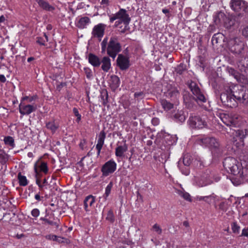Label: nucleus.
Listing matches in <instances>:
<instances>
[{
  "mask_svg": "<svg viewBox=\"0 0 248 248\" xmlns=\"http://www.w3.org/2000/svg\"><path fill=\"white\" fill-rule=\"evenodd\" d=\"M246 162H239L236 159L232 157H227L223 162L224 169L230 172L234 177L232 178V182L235 186L244 183V180H248V173L244 174Z\"/></svg>",
  "mask_w": 248,
  "mask_h": 248,
  "instance_id": "nucleus-1",
  "label": "nucleus"
},
{
  "mask_svg": "<svg viewBox=\"0 0 248 248\" xmlns=\"http://www.w3.org/2000/svg\"><path fill=\"white\" fill-rule=\"evenodd\" d=\"M108 38H105L101 43V52L104 53L106 52V49L107 54L112 58L114 59L117 54L121 51V46L117 38L112 37L110 38L108 47Z\"/></svg>",
  "mask_w": 248,
  "mask_h": 248,
  "instance_id": "nucleus-2",
  "label": "nucleus"
},
{
  "mask_svg": "<svg viewBox=\"0 0 248 248\" xmlns=\"http://www.w3.org/2000/svg\"><path fill=\"white\" fill-rule=\"evenodd\" d=\"M220 178L216 176L214 173L206 170L199 175L194 177L193 184L199 187H204L210 185L214 182H217Z\"/></svg>",
  "mask_w": 248,
  "mask_h": 248,
  "instance_id": "nucleus-3",
  "label": "nucleus"
},
{
  "mask_svg": "<svg viewBox=\"0 0 248 248\" xmlns=\"http://www.w3.org/2000/svg\"><path fill=\"white\" fill-rule=\"evenodd\" d=\"M108 15L109 18L110 23H113L115 20H116L115 23V27H118L120 24L122 23L126 26L128 25L131 20L127 11L123 8H121L115 14H108Z\"/></svg>",
  "mask_w": 248,
  "mask_h": 248,
  "instance_id": "nucleus-4",
  "label": "nucleus"
},
{
  "mask_svg": "<svg viewBox=\"0 0 248 248\" xmlns=\"http://www.w3.org/2000/svg\"><path fill=\"white\" fill-rule=\"evenodd\" d=\"M198 141L200 145L208 147L212 151L217 149L219 146L218 141L214 137H204L199 138Z\"/></svg>",
  "mask_w": 248,
  "mask_h": 248,
  "instance_id": "nucleus-5",
  "label": "nucleus"
},
{
  "mask_svg": "<svg viewBox=\"0 0 248 248\" xmlns=\"http://www.w3.org/2000/svg\"><path fill=\"white\" fill-rule=\"evenodd\" d=\"M37 109V105L34 103L29 104L28 102L20 100L19 105V111L22 115H28Z\"/></svg>",
  "mask_w": 248,
  "mask_h": 248,
  "instance_id": "nucleus-6",
  "label": "nucleus"
},
{
  "mask_svg": "<svg viewBox=\"0 0 248 248\" xmlns=\"http://www.w3.org/2000/svg\"><path fill=\"white\" fill-rule=\"evenodd\" d=\"M117 164L113 159L106 162L101 168V172L103 177H107L112 174L116 170Z\"/></svg>",
  "mask_w": 248,
  "mask_h": 248,
  "instance_id": "nucleus-7",
  "label": "nucleus"
},
{
  "mask_svg": "<svg viewBox=\"0 0 248 248\" xmlns=\"http://www.w3.org/2000/svg\"><path fill=\"white\" fill-rule=\"evenodd\" d=\"M232 96L235 102L246 104L248 103V90H244L242 87L238 91L233 92Z\"/></svg>",
  "mask_w": 248,
  "mask_h": 248,
  "instance_id": "nucleus-8",
  "label": "nucleus"
},
{
  "mask_svg": "<svg viewBox=\"0 0 248 248\" xmlns=\"http://www.w3.org/2000/svg\"><path fill=\"white\" fill-rule=\"evenodd\" d=\"M230 133L233 136V142L237 146L239 147L240 145H243V139L245 138L247 134L246 129H238L237 130H232Z\"/></svg>",
  "mask_w": 248,
  "mask_h": 248,
  "instance_id": "nucleus-9",
  "label": "nucleus"
},
{
  "mask_svg": "<svg viewBox=\"0 0 248 248\" xmlns=\"http://www.w3.org/2000/svg\"><path fill=\"white\" fill-rule=\"evenodd\" d=\"M189 123L190 126L198 129L203 128L207 126V123L204 119L197 116L190 117Z\"/></svg>",
  "mask_w": 248,
  "mask_h": 248,
  "instance_id": "nucleus-10",
  "label": "nucleus"
},
{
  "mask_svg": "<svg viewBox=\"0 0 248 248\" xmlns=\"http://www.w3.org/2000/svg\"><path fill=\"white\" fill-rule=\"evenodd\" d=\"M232 93V91L229 88L221 93L220 98L222 103L227 106H231L232 102L234 100Z\"/></svg>",
  "mask_w": 248,
  "mask_h": 248,
  "instance_id": "nucleus-11",
  "label": "nucleus"
},
{
  "mask_svg": "<svg viewBox=\"0 0 248 248\" xmlns=\"http://www.w3.org/2000/svg\"><path fill=\"white\" fill-rule=\"evenodd\" d=\"M230 4L232 9L236 12L246 11V2L242 0H232Z\"/></svg>",
  "mask_w": 248,
  "mask_h": 248,
  "instance_id": "nucleus-12",
  "label": "nucleus"
},
{
  "mask_svg": "<svg viewBox=\"0 0 248 248\" xmlns=\"http://www.w3.org/2000/svg\"><path fill=\"white\" fill-rule=\"evenodd\" d=\"M106 25L103 23H99L95 25L92 31V35L94 37L98 38L100 41L104 34V31Z\"/></svg>",
  "mask_w": 248,
  "mask_h": 248,
  "instance_id": "nucleus-13",
  "label": "nucleus"
},
{
  "mask_svg": "<svg viewBox=\"0 0 248 248\" xmlns=\"http://www.w3.org/2000/svg\"><path fill=\"white\" fill-rule=\"evenodd\" d=\"M157 137L160 138L162 137L163 140L166 141L168 145L175 144L177 140V138L176 136L170 135L163 131H161L160 133H158Z\"/></svg>",
  "mask_w": 248,
  "mask_h": 248,
  "instance_id": "nucleus-14",
  "label": "nucleus"
},
{
  "mask_svg": "<svg viewBox=\"0 0 248 248\" xmlns=\"http://www.w3.org/2000/svg\"><path fill=\"white\" fill-rule=\"evenodd\" d=\"M106 138V133L104 131H101L98 137L97 144L96 145V149L97 150V155H99L102 148L104 144V141Z\"/></svg>",
  "mask_w": 248,
  "mask_h": 248,
  "instance_id": "nucleus-15",
  "label": "nucleus"
},
{
  "mask_svg": "<svg viewBox=\"0 0 248 248\" xmlns=\"http://www.w3.org/2000/svg\"><path fill=\"white\" fill-rule=\"evenodd\" d=\"M90 19L87 16L78 17L76 20L77 27L80 29H84L90 23Z\"/></svg>",
  "mask_w": 248,
  "mask_h": 248,
  "instance_id": "nucleus-16",
  "label": "nucleus"
},
{
  "mask_svg": "<svg viewBox=\"0 0 248 248\" xmlns=\"http://www.w3.org/2000/svg\"><path fill=\"white\" fill-rule=\"evenodd\" d=\"M117 61L119 66L122 70L126 69L129 66L128 59L122 55L118 56Z\"/></svg>",
  "mask_w": 248,
  "mask_h": 248,
  "instance_id": "nucleus-17",
  "label": "nucleus"
},
{
  "mask_svg": "<svg viewBox=\"0 0 248 248\" xmlns=\"http://www.w3.org/2000/svg\"><path fill=\"white\" fill-rule=\"evenodd\" d=\"M191 92L193 94L195 95L196 99L201 102H205L206 99L204 95L201 93L199 87L195 86L192 87L191 86Z\"/></svg>",
  "mask_w": 248,
  "mask_h": 248,
  "instance_id": "nucleus-18",
  "label": "nucleus"
},
{
  "mask_svg": "<svg viewBox=\"0 0 248 248\" xmlns=\"http://www.w3.org/2000/svg\"><path fill=\"white\" fill-rule=\"evenodd\" d=\"M170 117L177 122L182 123L186 120V116L182 110H178L176 112H173Z\"/></svg>",
  "mask_w": 248,
  "mask_h": 248,
  "instance_id": "nucleus-19",
  "label": "nucleus"
},
{
  "mask_svg": "<svg viewBox=\"0 0 248 248\" xmlns=\"http://www.w3.org/2000/svg\"><path fill=\"white\" fill-rule=\"evenodd\" d=\"M128 149L127 144L124 143L123 145L118 146L115 149V155L117 157H123L124 154Z\"/></svg>",
  "mask_w": 248,
  "mask_h": 248,
  "instance_id": "nucleus-20",
  "label": "nucleus"
},
{
  "mask_svg": "<svg viewBox=\"0 0 248 248\" xmlns=\"http://www.w3.org/2000/svg\"><path fill=\"white\" fill-rule=\"evenodd\" d=\"M89 62L94 67H98L101 63L100 59L93 54H90L88 56Z\"/></svg>",
  "mask_w": 248,
  "mask_h": 248,
  "instance_id": "nucleus-21",
  "label": "nucleus"
},
{
  "mask_svg": "<svg viewBox=\"0 0 248 248\" xmlns=\"http://www.w3.org/2000/svg\"><path fill=\"white\" fill-rule=\"evenodd\" d=\"M46 126L52 134H54L59 128V124L54 121H51L46 122Z\"/></svg>",
  "mask_w": 248,
  "mask_h": 248,
  "instance_id": "nucleus-22",
  "label": "nucleus"
},
{
  "mask_svg": "<svg viewBox=\"0 0 248 248\" xmlns=\"http://www.w3.org/2000/svg\"><path fill=\"white\" fill-rule=\"evenodd\" d=\"M229 44L238 46L237 50H236V48H234V50L236 52H240L241 50L243 48V44L242 43L241 40L238 37L231 39L229 41Z\"/></svg>",
  "mask_w": 248,
  "mask_h": 248,
  "instance_id": "nucleus-23",
  "label": "nucleus"
},
{
  "mask_svg": "<svg viewBox=\"0 0 248 248\" xmlns=\"http://www.w3.org/2000/svg\"><path fill=\"white\" fill-rule=\"evenodd\" d=\"M95 202L94 197L92 195H89L86 197L84 201V209L86 211L90 210L89 207L92 206Z\"/></svg>",
  "mask_w": 248,
  "mask_h": 248,
  "instance_id": "nucleus-24",
  "label": "nucleus"
},
{
  "mask_svg": "<svg viewBox=\"0 0 248 248\" xmlns=\"http://www.w3.org/2000/svg\"><path fill=\"white\" fill-rule=\"evenodd\" d=\"M35 0L39 5L45 10L52 11L54 9V8L52 6L50 5L47 2L44 1V0Z\"/></svg>",
  "mask_w": 248,
  "mask_h": 248,
  "instance_id": "nucleus-25",
  "label": "nucleus"
},
{
  "mask_svg": "<svg viewBox=\"0 0 248 248\" xmlns=\"http://www.w3.org/2000/svg\"><path fill=\"white\" fill-rule=\"evenodd\" d=\"M102 69L105 72H108L111 66L110 60L108 57H104L102 60Z\"/></svg>",
  "mask_w": 248,
  "mask_h": 248,
  "instance_id": "nucleus-26",
  "label": "nucleus"
},
{
  "mask_svg": "<svg viewBox=\"0 0 248 248\" xmlns=\"http://www.w3.org/2000/svg\"><path fill=\"white\" fill-rule=\"evenodd\" d=\"M40 220L45 221L46 223L48 224L55 226L56 228H58L59 225V220L58 218H54V220H52L47 218V215L44 217H41Z\"/></svg>",
  "mask_w": 248,
  "mask_h": 248,
  "instance_id": "nucleus-27",
  "label": "nucleus"
},
{
  "mask_svg": "<svg viewBox=\"0 0 248 248\" xmlns=\"http://www.w3.org/2000/svg\"><path fill=\"white\" fill-rule=\"evenodd\" d=\"M166 93V96L170 98H176L179 95L178 90L176 88L170 86Z\"/></svg>",
  "mask_w": 248,
  "mask_h": 248,
  "instance_id": "nucleus-28",
  "label": "nucleus"
},
{
  "mask_svg": "<svg viewBox=\"0 0 248 248\" xmlns=\"http://www.w3.org/2000/svg\"><path fill=\"white\" fill-rule=\"evenodd\" d=\"M161 105L165 111L174 110V106L172 104L166 100H162L161 102Z\"/></svg>",
  "mask_w": 248,
  "mask_h": 248,
  "instance_id": "nucleus-29",
  "label": "nucleus"
},
{
  "mask_svg": "<svg viewBox=\"0 0 248 248\" xmlns=\"http://www.w3.org/2000/svg\"><path fill=\"white\" fill-rule=\"evenodd\" d=\"M176 193L182 198H183L185 200L188 201V202H191L192 200L191 198V196L189 195V194L186 191H184V189H181V190H177Z\"/></svg>",
  "mask_w": 248,
  "mask_h": 248,
  "instance_id": "nucleus-30",
  "label": "nucleus"
},
{
  "mask_svg": "<svg viewBox=\"0 0 248 248\" xmlns=\"http://www.w3.org/2000/svg\"><path fill=\"white\" fill-rule=\"evenodd\" d=\"M232 120H231V126L236 127L238 126L240 124L241 117L238 115L232 114Z\"/></svg>",
  "mask_w": 248,
  "mask_h": 248,
  "instance_id": "nucleus-31",
  "label": "nucleus"
},
{
  "mask_svg": "<svg viewBox=\"0 0 248 248\" xmlns=\"http://www.w3.org/2000/svg\"><path fill=\"white\" fill-rule=\"evenodd\" d=\"M232 114H224L221 117L222 122L227 126H231Z\"/></svg>",
  "mask_w": 248,
  "mask_h": 248,
  "instance_id": "nucleus-32",
  "label": "nucleus"
},
{
  "mask_svg": "<svg viewBox=\"0 0 248 248\" xmlns=\"http://www.w3.org/2000/svg\"><path fill=\"white\" fill-rule=\"evenodd\" d=\"M120 83V79L117 76H113L111 77L110 85L112 88L116 89L118 88Z\"/></svg>",
  "mask_w": 248,
  "mask_h": 248,
  "instance_id": "nucleus-33",
  "label": "nucleus"
},
{
  "mask_svg": "<svg viewBox=\"0 0 248 248\" xmlns=\"http://www.w3.org/2000/svg\"><path fill=\"white\" fill-rule=\"evenodd\" d=\"M113 186V184L112 182H110L109 184L105 188V193L103 195V198L105 200H107L108 197L109 196L110 194L112 188Z\"/></svg>",
  "mask_w": 248,
  "mask_h": 248,
  "instance_id": "nucleus-34",
  "label": "nucleus"
},
{
  "mask_svg": "<svg viewBox=\"0 0 248 248\" xmlns=\"http://www.w3.org/2000/svg\"><path fill=\"white\" fill-rule=\"evenodd\" d=\"M19 184L21 186H26L28 184V181L25 176L21 175V173L18 174Z\"/></svg>",
  "mask_w": 248,
  "mask_h": 248,
  "instance_id": "nucleus-35",
  "label": "nucleus"
},
{
  "mask_svg": "<svg viewBox=\"0 0 248 248\" xmlns=\"http://www.w3.org/2000/svg\"><path fill=\"white\" fill-rule=\"evenodd\" d=\"M35 164H36L37 169H38V168H39L40 171H42L45 174H46L48 172V167L46 163L42 162L40 164L37 165V163H35Z\"/></svg>",
  "mask_w": 248,
  "mask_h": 248,
  "instance_id": "nucleus-36",
  "label": "nucleus"
},
{
  "mask_svg": "<svg viewBox=\"0 0 248 248\" xmlns=\"http://www.w3.org/2000/svg\"><path fill=\"white\" fill-rule=\"evenodd\" d=\"M227 71L230 75H232L234 77L235 79L238 80L239 78V73L235 70L233 68L228 67L227 68Z\"/></svg>",
  "mask_w": 248,
  "mask_h": 248,
  "instance_id": "nucleus-37",
  "label": "nucleus"
},
{
  "mask_svg": "<svg viewBox=\"0 0 248 248\" xmlns=\"http://www.w3.org/2000/svg\"><path fill=\"white\" fill-rule=\"evenodd\" d=\"M151 230L155 232L157 235H161L162 233V229L160 226L157 223L155 224L152 227Z\"/></svg>",
  "mask_w": 248,
  "mask_h": 248,
  "instance_id": "nucleus-38",
  "label": "nucleus"
},
{
  "mask_svg": "<svg viewBox=\"0 0 248 248\" xmlns=\"http://www.w3.org/2000/svg\"><path fill=\"white\" fill-rule=\"evenodd\" d=\"M48 41V37L46 33H44L42 37L37 38V42L41 45H45V43Z\"/></svg>",
  "mask_w": 248,
  "mask_h": 248,
  "instance_id": "nucleus-39",
  "label": "nucleus"
},
{
  "mask_svg": "<svg viewBox=\"0 0 248 248\" xmlns=\"http://www.w3.org/2000/svg\"><path fill=\"white\" fill-rule=\"evenodd\" d=\"M37 98V95H33L31 96H25L21 98V99L25 101L26 102H28L29 104L32 103L31 102L33 101H34Z\"/></svg>",
  "mask_w": 248,
  "mask_h": 248,
  "instance_id": "nucleus-40",
  "label": "nucleus"
},
{
  "mask_svg": "<svg viewBox=\"0 0 248 248\" xmlns=\"http://www.w3.org/2000/svg\"><path fill=\"white\" fill-rule=\"evenodd\" d=\"M178 167L179 169L181 170L182 173L185 175H188L189 174V169L188 167L184 166L181 167L180 165V161L178 163Z\"/></svg>",
  "mask_w": 248,
  "mask_h": 248,
  "instance_id": "nucleus-41",
  "label": "nucleus"
},
{
  "mask_svg": "<svg viewBox=\"0 0 248 248\" xmlns=\"http://www.w3.org/2000/svg\"><path fill=\"white\" fill-rule=\"evenodd\" d=\"M4 142L6 144L10 145V146L13 147L14 145V140L11 137L8 136L4 138Z\"/></svg>",
  "mask_w": 248,
  "mask_h": 248,
  "instance_id": "nucleus-42",
  "label": "nucleus"
},
{
  "mask_svg": "<svg viewBox=\"0 0 248 248\" xmlns=\"http://www.w3.org/2000/svg\"><path fill=\"white\" fill-rule=\"evenodd\" d=\"M84 71L86 74V77L88 79H91L93 78V73L92 70L88 67H85Z\"/></svg>",
  "mask_w": 248,
  "mask_h": 248,
  "instance_id": "nucleus-43",
  "label": "nucleus"
},
{
  "mask_svg": "<svg viewBox=\"0 0 248 248\" xmlns=\"http://www.w3.org/2000/svg\"><path fill=\"white\" fill-rule=\"evenodd\" d=\"M34 170L35 173V177H36V183L37 185L41 184V180L39 178V173L38 172V170L37 169V166L36 164H34Z\"/></svg>",
  "mask_w": 248,
  "mask_h": 248,
  "instance_id": "nucleus-44",
  "label": "nucleus"
},
{
  "mask_svg": "<svg viewBox=\"0 0 248 248\" xmlns=\"http://www.w3.org/2000/svg\"><path fill=\"white\" fill-rule=\"evenodd\" d=\"M183 163L184 166L188 167L191 163V160L188 155H185L183 157Z\"/></svg>",
  "mask_w": 248,
  "mask_h": 248,
  "instance_id": "nucleus-45",
  "label": "nucleus"
},
{
  "mask_svg": "<svg viewBox=\"0 0 248 248\" xmlns=\"http://www.w3.org/2000/svg\"><path fill=\"white\" fill-rule=\"evenodd\" d=\"M222 201V198L221 197L217 196L214 194V198H213V203L214 204L215 207L217 208V203Z\"/></svg>",
  "mask_w": 248,
  "mask_h": 248,
  "instance_id": "nucleus-46",
  "label": "nucleus"
},
{
  "mask_svg": "<svg viewBox=\"0 0 248 248\" xmlns=\"http://www.w3.org/2000/svg\"><path fill=\"white\" fill-rule=\"evenodd\" d=\"M106 219L111 222H113L114 221V216L113 212L111 210H109Z\"/></svg>",
  "mask_w": 248,
  "mask_h": 248,
  "instance_id": "nucleus-47",
  "label": "nucleus"
},
{
  "mask_svg": "<svg viewBox=\"0 0 248 248\" xmlns=\"http://www.w3.org/2000/svg\"><path fill=\"white\" fill-rule=\"evenodd\" d=\"M73 112L75 116L77 117V122L78 123L81 120V116L79 114L78 108H74L73 109Z\"/></svg>",
  "mask_w": 248,
  "mask_h": 248,
  "instance_id": "nucleus-48",
  "label": "nucleus"
},
{
  "mask_svg": "<svg viewBox=\"0 0 248 248\" xmlns=\"http://www.w3.org/2000/svg\"><path fill=\"white\" fill-rule=\"evenodd\" d=\"M214 194L213 193L209 196H205V202L208 204L213 203Z\"/></svg>",
  "mask_w": 248,
  "mask_h": 248,
  "instance_id": "nucleus-49",
  "label": "nucleus"
},
{
  "mask_svg": "<svg viewBox=\"0 0 248 248\" xmlns=\"http://www.w3.org/2000/svg\"><path fill=\"white\" fill-rule=\"evenodd\" d=\"M232 229L234 233H238L239 232L240 227L236 223H233L232 225Z\"/></svg>",
  "mask_w": 248,
  "mask_h": 248,
  "instance_id": "nucleus-50",
  "label": "nucleus"
},
{
  "mask_svg": "<svg viewBox=\"0 0 248 248\" xmlns=\"http://www.w3.org/2000/svg\"><path fill=\"white\" fill-rule=\"evenodd\" d=\"M31 215L34 217H37L40 215V211L37 208H34L31 212Z\"/></svg>",
  "mask_w": 248,
  "mask_h": 248,
  "instance_id": "nucleus-51",
  "label": "nucleus"
},
{
  "mask_svg": "<svg viewBox=\"0 0 248 248\" xmlns=\"http://www.w3.org/2000/svg\"><path fill=\"white\" fill-rule=\"evenodd\" d=\"M241 236L248 237V227L243 229Z\"/></svg>",
  "mask_w": 248,
  "mask_h": 248,
  "instance_id": "nucleus-52",
  "label": "nucleus"
},
{
  "mask_svg": "<svg viewBox=\"0 0 248 248\" xmlns=\"http://www.w3.org/2000/svg\"><path fill=\"white\" fill-rule=\"evenodd\" d=\"M220 202L218 204L219 209L222 211H225L226 210L225 202L222 201Z\"/></svg>",
  "mask_w": 248,
  "mask_h": 248,
  "instance_id": "nucleus-53",
  "label": "nucleus"
},
{
  "mask_svg": "<svg viewBox=\"0 0 248 248\" xmlns=\"http://www.w3.org/2000/svg\"><path fill=\"white\" fill-rule=\"evenodd\" d=\"M46 238L48 240H52L53 241H55L56 240H57V236L55 235H48L46 236Z\"/></svg>",
  "mask_w": 248,
  "mask_h": 248,
  "instance_id": "nucleus-54",
  "label": "nucleus"
},
{
  "mask_svg": "<svg viewBox=\"0 0 248 248\" xmlns=\"http://www.w3.org/2000/svg\"><path fill=\"white\" fill-rule=\"evenodd\" d=\"M152 123L154 125H157L159 123V120L157 118H154L152 120Z\"/></svg>",
  "mask_w": 248,
  "mask_h": 248,
  "instance_id": "nucleus-55",
  "label": "nucleus"
},
{
  "mask_svg": "<svg viewBox=\"0 0 248 248\" xmlns=\"http://www.w3.org/2000/svg\"><path fill=\"white\" fill-rule=\"evenodd\" d=\"M86 144V141L85 140H82L80 141L79 143V147L82 149L83 150L85 148V146Z\"/></svg>",
  "mask_w": 248,
  "mask_h": 248,
  "instance_id": "nucleus-56",
  "label": "nucleus"
},
{
  "mask_svg": "<svg viewBox=\"0 0 248 248\" xmlns=\"http://www.w3.org/2000/svg\"><path fill=\"white\" fill-rule=\"evenodd\" d=\"M243 35L247 37H248V27L245 28L242 31Z\"/></svg>",
  "mask_w": 248,
  "mask_h": 248,
  "instance_id": "nucleus-57",
  "label": "nucleus"
},
{
  "mask_svg": "<svg viewBox=\"0 0 248 248\" xmlns=\"http://www.w3.org/2000/svg\"><path fill=\"white\" fill-rule=\"evenodd\" d=\"M5 155L4 154H0V162H4L6 160Z\"/></svg>",
  "mask_w": 248,
  "mask_h": 248,
  "instance_id": "nucleus-58",
  "label": "nucleus"
},
{
  "mask_svg": "<svg viewBox=\"0 0 248 248\" xmlns=\"http://www.w3.org/2000/svg\"><path fill=\"white\" fill-rule=\"evenodd\" d=\"M47 218H49V219L52 220H54V218H56L54 217V214L53 213H51L50 214H47Z\"/></svg>",
  "mask_w": 248,
  "mask_h": 248,
  "instance_id": "nucleus-59",
  "label": "nucleus"
},
{
  "mask_svg": "<svg viewBox=\"0 0 248 248\" xmlns=\"http://www.w3.org/2000/svg\"><path fill=\"white\" fill-rule=\"evenodd\" d=\"M196 199L199 201H203L205 202V196H198L196 197Z\"/></svg>",
  "mask_w": 248,
  "mask_h": 248,
  "instance_id": "nucleus-60",
  "label": "nucleus"
},
{
  "mask_svg": "<svg viewBox=\"0 0 248 248\" xmlns=\"http://www.w3.org/2000/svg\"><path fill=\"white\" fill-rule=\"evenodd\" d=\"M151 240L155 245H157L158 243V241L156 237H153Z\"/></svg>",
  "mask_w": 248,
  "mask_h": 248,
  "instance_id": "nucleus-61",
  "label": "nucleus"
},
{
  "mask_svg": "<svg viewBox=\"0 0 248 248\" xmlns=\"http://www.w3.org/2000/svg\"><path fill=\"white\" fill-rule=\"evenodd\" d=\"M6 80V78L3 75H0V81L1 82H5Z\"/></svg>",
  "mask_w": 248,
  "mask_h": 248,
  "instance_id": "nucleus-62",
  "label": "nucleus"
},
{
  "mask_svg": "<svg viewBox=\"0 0 248 248\" xmlns=\"http://www.w3.org/2000/svg\"><path fill=\"white\" fill-rule=\"evenodd\" d=\"M34 198H35V200H36L38 201H41V199L43 198V197L41 198L40 197L39 193H37V194H35Z\"/></svg>",
  "mask_w": 248,
  "mask_h": 248,
  "instance_id": "nucleus-63",
  "label": "nucleus"
},
{
  "mask_svg": "<svg viewBox=\"0 0 248 248\" xmlns=\"http://www.w3.org/2000/svg\"><path fill=\"white\" fill-rule=\"evenodd\" d=\"M142 94H143L142 92H137V93H135L134 95H135V97H138L142 96Z\"/></svg>",
  "mask_w": 248,
  "mask_h": 248,
  "instance_id": "nucleus-64",
  "label": "nucleus"
}]
</instances>
